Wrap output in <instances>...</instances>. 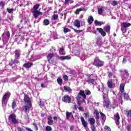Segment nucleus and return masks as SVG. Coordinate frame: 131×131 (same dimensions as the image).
<instances>
[{
  "label": "nucleus",
  "mask_w": 131,
  "mask_h": 131,
  "mask_svg": "<svg viewBox=\"0 0 131 131\" xmlns=\"http://www.w3.org/2000/svg\"><path fill=\"white\" fill-rule=\"evenodd\" d=\"M85 99H86V95L84 94V91L83 90H80L79 95L76 97L78 105L80 106L81 103L84 102Z\"/></svg>",
  "instance_id": "nucleus-1"
},
{
  "label": "nucleus",
  "mask_w": 131,
  "mask_h": 131,
  "mask_svg": "<svg viewBox=\"0 0 131 131\" xmlns=\"http://www.w3.org/2000/svg\"><path fill=\"white\" fill-rule=\"evenodd\" d=\"M10 97H11V93L9 92L6 93L3 97L2 101L3 108H5L7 106V103L9 99H10Z\"/></svg>",
  "instance_id": "nucleus-2"
},
{
  "label": "nucleus",
  "mask_w": 131,
  "mask_h": 131,
  "mask_svg": "<svg viewBox=\"0 0 131 131\" xmlns=\"http://www.w3.org/2000/svg\"><path fill=\"white\" fill-rule=\"evenodd\" d=\"M121 30L123 33H125L127 31V28L131 26V24L129 23L124 21L121 23Z\"/></svg>",
  "instance_id": "nucleus-3"
},
{
  "label": "nucleus",
  "mask_w": 131,
  "mask_h": 131,
  "mask_svg": "<svg viewBox=\"0 0 131 131\" xmlns=\"http://www.w3.org/2000/svg\"><path fill=\"white\" fill-rule=\"evenodd\" d=\"M97 77L96 75L92 74L91 75L88 79V82L90 84H92V85H97L96 83V80H97Z\"/></svg>",
  "instance_id": "nucleus-4"
},
{
  "label": "nucleus",
  "mask_w": 131,
  "mask_h": 131,
  "mask_svg": "<svg viewBox=\"0 0 131 131\" xmlns=\"http://www.w3.org/2000/svg\"><path fill=\"white\" fill-rule=\"evenodd\" d=\"M94 65L97 67H102L104 65V62L100 60L98 57H96L94 60Z\"/></svg>",
  "instance_id": "nucleus-5"
},
{
  "label": "nucleus",
  "mask_w": 131,
  "mask_h": 131,
  "mask_svg": "<svg viewBox=\"0 0 131 131\" xmlns=\"http://www.w3.org/2000/svg\"><path fill=\"white\" fill-rule=\"evenodd\" d=\"M103 106L104 107H106L107 108H109V105H110V101H109V98L108 97L103 96Z\"/></svg>",
  "instance_id": "nucleus-6"
},
{
  "label": "nucleus",
  "mask_w": 131,
  "mask_h": 131,
  "mask_svg": "<svg viewBox=\"0 0 131 131\" xmlns=\"http://www.w3.org/2000/svg\"><path fill=\"white\" fill-rule=\"evenodd\" d=\"M120 72L121 73H123L122 75V78L123 80H124V79H127V78L128 77V72L126 70H120Z\"/></svg>",
  "instance_id": "nucleus-7"
},
{
  "label": "nucleus",
  "mask_w": 131,
  "mask_h": 131,
  "mask_svg": "<svg viewBox=\"0 0 131 131\" xmlns=\"http://www.w3.org/2000/svg\"><path fill=\"white\" fill-rule=\"evenodd\" d=\"M31 13H32L33 16L35 19H37L39 16L42 15V12L39 11H32Z\"/></svg>",
  "instance_id": "nucleus-8"
},
{
  "label": "nucleus",
  "mask_w": 131,
  "mask_h": 131,
  "mask_svg": "<svg viewBox=\"0 0 131 131\" xmlns=\"http://www.w3.org/2000/svg\"><path fill=\"white\" fill-rule=\"evenodd\" d=\"M9 121H11L12 123H18V120L16 119V116L14 114H11L9 118Z\"/></svg>",
  "instance_id": "nucleus-9"
},
{
  "label": "nucleus",
  "mask_w": 131,
  "mask_h": 131,
  "mask_svg": "<svg viewBox=\"0 0 131 131\" xmlns=\"http://www.w3.org/2000/svg\"><path fill=\"white\" fill-rule=\"evenodd\" d=\"M62 100L63 102H65L66 103H71L72 99L69 95H66L63 96Z\"/></svg>",
  "instance_id": "nucleus-10"
},
{
  "label": "nucleus",
  "mask_w": 131,
  "mask_h": 131,
  "mask_svg": "<svg viewBox=\"0 0 131 131\" xmlns=\"http://www.w3.org/2000/svg\"><path fill=\"white\" fill-rule=\"evenodd\" d=\"M114 119L115 120V123L117 125H119V119H120V117L119 116V114L118 113L114 115Z\"/></svg>",
  "instance_id": "nucleus-11"
},
{
  "label": "nucleus",
  "mask_w": 131,
  "mask_h": 131,
  "mask_svg": "<svg viewBox=\"0 0 131 131\" xmlns=\"http://www.w3.org/2000/svg\"><path fill=\"white\" fill-rule=\"evenodd\" d=\"M24 100L25 103L27 104V105H29V106H32L31 102H30V98H29V97H28V96L25 95Z\"/></svg>",
  "instance_id": "nucleus-12"
},
{
  "label": "nucleus",
  "mask_w": 131,
  "mask_h": 131,
  "mask_svg": "<svg viewBox=\"0 0 131 131\" xmlns=\"http://www.w3.org/2000/svg\"><path fill=\"white\" fill-rule=\"evenodd\" d=\"M31 108V105H24L23 107V110L25 112V113L26 114H28L29 113V111H30V108Z\"/></svg>",
  "instance_id": "nucleus-13"
},
{
  "label": "nucleus",
  "mask_w": 131,
  "mask_h": 131,
  "mask_svg": "<svg viewBox=\"0 0 131 131\" xmlns=\"http://www.w3.org/2000/svg\"><path fill=\"white\" fill-rule=\"evenodd\" d=\"M24 36H18L17 37H16L15 38V40L16 41H18V40H19L18 42H17V43L19 44V43H22V42H23V41L24 40Z\"/></svg>",
  "instance_id": "nucleus-14"
},
{
  "label": "nucleus",
  "mask_w": 131,
  "mask_h": 131,
  "mask_svg": "<svg viewBox=\"0 0 131 131\" xmlns=\"http://www.w3.org/2000/svg\"><path fill=\"white\" fill-rule=\"evenodd\" d=\"M80 118L83 126H84V128H88V122H86L85 120H84V117H81Z\"/></svg>",
  "instance_id": "nucleus-15"
},
{
  "label": "nucleus",
  "mask_w": 131,
  "mask_h": 131,
  "mask_svg": "<svg viewBox=\"0 0 131 131\" xmlns=\"http://www.w3.org/2000/svg\"><path fill=\"white\" fill-rule=\"evenodd\" d=\"M14 57L16 59L20 58V56H21V51H20V50H16L14 52Z\"/></svg>",
  "instance_id": "nucleus-16"
},
{
  "label": "nucleus",
  "mask_w": 131,
  "mask_h": 131,
  "mask_svg": "<svg viewBox=\"0 0 131 131\" xmlns=\"http://www.w3.org/2000/svg\"><path fill=\"white\" fill-rule=\"evenodd\" d=\"M88 121L91 126H95V124L96 123V120L94 118H90L89 119Z\"/></svg>",
  "instance_id": "nucleus-17"
},
{
  "label": "nucleus",
  "mask_w": 131,
  "mask_h": 131,
  "mask_svg": "<svg viewBox=\"0 0 131 131\" xmlns=\"http://www.w3.org/2000/svg\"><path fill=\"white\" fill-rule=\"evenodd\" d=\"M96 88L98 89V91H99V92H102V93L104 94V85L103 83H101L99 85L96 84Z\"/></svg>",
  "instance_id": "nucleus-18"
},
{
  "label": "nucleus",
  "mask_w": 131,
  "mask_h": 131,
  "mask_svg": "<svg viewBox=\"0 0 131 131\" xmlns=\"http://www.w3.org/2000/svg\"><path fill=\"white\" fill-rule=\"evenodd\" d=\"M96 30H97V31H98V32H99V33H100L102 36H106V32L104 31L103 29L97 28Z\"/></svg>",
  "instance_id": "nucleus-19"
},
{
  "label": "nucleus",
  "mask_w": 131,
  "mask_h": 131,
  "mask_svg": "<svg viewBox=\"0 0 131 131\" xmlns=\"http://www.w3.org/2000/svg\"><path fill=\"white\" fill-rule=\"evenodd\" d=\"M107 86L109 89H113V88H115V84H113L112 80H108L107 81Z\"/></svg>",
  "instance_id": "nucleus-20"
},
{
  "label": "nucleus",
  "mask_w": 131,
  "mask_h": 131,
  "mask_svg": "<svg viewBox=\"0 0 131 131\" xmlns=\"http://www.w3.org/2000/svg\"><path fill=\"white\" fill-rule=\"evenodd\" d=\"M32 66H33V63L28 62L27 63L24 64L23 67L28 69V68H30Z\"/></svg>",
  "instance_id": "nucleus-21"
},
{
  "label": "nucleus",
  "mask_w": 131,
  "mask_h": 131,
  "mask_svg": "<svg viewBox=\"0 0 131 131\" xmlns=\"http://www.w3.org/2000/svg\"><path fill=\"white\" fill-rule=\"evenodd\" d=\"M74 26L77 28H79L80 27V21L78 19H75L74 21Z\"/></svg>",
  "instance_id": "nucleus-22"
},
{
  "label": "nucleus",
  "mask_w": 131,
  "mask_h": 131,
  "mask_svg": "<svg viewBox=\"0 0 131 131\" xmlns=\"http://www.w3.org/2000/svg\"><path fill=\"white\" fill-rule=\"evenodd\" d=\"M66 116L68 120H69L70 117H71L73 120H74V117H73V115H72V113H69L67 112L66 113Z\"/></svg>",
  "instance_id": "nucleus-23"
},
{
  "label": "nucleus",
  "mask_w": 131,
  "mask_h": 131,
  "mask_svg": "<svg viewBox=\"0 0 131 131\" xmlns=\"http://www.w3.org/2000/svg\"><path fill=\"white\" fill-rule=\"evenodd\" d=\"M53 58H54V53H49L48 55V56H47V58L49 63H50V62L51 61V60H52Z\"/></svg>",
  "instance_id": "nucleus-24"
},
{
  "label": "nucleus",
  "mask_w": 131,
  "mask_h": 131,
  "mask_svg": "<svg viewBox=\"0 0 131 131\" xmlns=\"http://www.w3.org/2000/svg\"><path fill=\"white\" fill-rule=\"evenodd\" d=\"M47 119H48V123L49 125H52V124L54 123L53 118L51 116L48 117Z\"/></svg>",
  "instance_id": "nucleus-25"
},
{
  "label": "nucleus",
  "mask_w": 131,
  "mask_h": 131,
  "mask_svg": "<svg viewBox=\"0 0 131 131\" xmlns=\"http://www.w3.org/2000/svg\"><path fill=\"white\" fill-rule=\"evenodd\" d=\"M59 55H64L66 54L65 49L63 47H61L59 50Z\"/></svg>",
  "instance_id": "nucleus-26"
},
{
  "label": "nucleus",
  "mask_w": 131,
  "mask_h": 131,
  "mask_svg": "<svg viewBox=\"0 0 131 131\" xmlns=\"http://www.w3.org/2000/svg\"><path fill=\"white\" fill-rule=\"evenodd\" d=\"M63 89L65 90L66 92H68L69 94H71V93H72V90L68 86H64Z\"/></svg>",
  "instance_id": "nucleus-27"
},
{
  "label": "nucleus",
  "mask_w": 131,
  "mask_h": 131,
  "mask_svg": "<svg viewBox=\"0 0 131 131\" xmlns=\"http://www.w3.org/2000/svg\"><path fill=\"white\" fill-rule=\"evenodd\" d=\"M59 59L62 60H70L71 59V57L70 56H60Z\"/></svg>",
  "instance_id": "nucleus-28"
},
{
  "label": "nucleus",
  "mask_w": 131,
  "mask_h": 131,
  "mask_svg": "<svg viewBox=\"0 0 131 131\" xmlns=\"http://www.w3.org/2000/svg\"><path fill=\"white\" fill-rule=\"evenodd\" d=\"M94 23L96 26H101V25H103V24H104V23L99 21L97 20H95Z\"/></svg>",
  "instance_id": "nucleus-29"
},
{
  "label": "nucleus",
  "mask_w": 131,
  "mask_h": 131,
  "mask_svg": "<svg viewBox=\"0 0 131 131\" xmlns=\"http://www.w3.org/2000/svg\"><path fill=\"white\" fill-rule=\"evenodd\" d=\"M40 6V5H39V4H36L33 7V9H32V11H38L37 10H38Z\"/></svg>",
  "instance_id": "nucleus-30"
},
{
  "label": "nucleus",
  "mask_w": 131,
  "mask_h": 131,
  "mask_svg": "<svg viewBox=\"0 0 131 131\" xmlns=\"http://www.w3.org/2000/svg\"><path fill=\"white\" fill-rule=\"evenodd\" d=\"M88 23L89 24H92V23H93V22H94V18L92 16H90L89 17V18L88 19Z\"/></svg>",
  "instance_id": "nucleus-31"
},
{
  "label": "nucleus",
  "mask_w": 131,
  "mask_h": 131,
  "mask_svg": "<svg viewBox=\"0 0 131 131\" xmlns=\"http://www.w3.org/2000/svg\"><path fill=\"white\" fill-rule=\"evenodd\" d=\"M125 84L124 83L121 84L120 86V91L121 93H123V91H124V86Z\"/></svg>",
  "instance_id": "nucleus-32"
},
{
  "label": "nucleus",
  "mask_w": 131,
  "mask_h": 131,
  "mask_svg": "<svg viewBox=\"0 0 131 131\" xmlns=\"http://www.w3.org/2000/svg\"><path fill=\"white\" fill-rule=\"evenodd\" d=\"M50 24V20L48 19H44L43 25L47 26Z\"/></svg>",
  "instance_id": "nucleus-33"
},
{
  "label": "nucleus",
  "mask_w": 131,
  "mask_h": 131,
  "mask_svg": "<svg viewBox=\"0 0 131 131\" xmlns=\"http://www.w3.org/2000/svg\"><path fill=\"white\" fill-rule=\"evenodd\" d=\"M104 30L105 32H110L111 27L110 26H107L104 28Z\"/></svg>",
  "instance_id": "nucleus-34"
},
{
  "label": "nucleus",
  "mask_w": 131,
  "mask_h": 131,
  "mask_svg": "<svg viewBox=\"0 0 131 131\" xmlns=\"http://www.w3.org/2000/svg\"><path fill=\"white\" fill-rule=\"evenodd\" d=\"M81 11H84L83 9L82 8L78 9L75 12V14H76V15H78V14H79V12H81Z\"/></svg>",
  "instance_id": "nucleus-35"
},
{
  "label": "nucleus",
  "mask_w": 131,
  "mask_h": 131,
  "mask_svg": "<svg viewBox=\"0 0 131 131\" xmlns=\"http://www.w3.org/2000/svg\"><path fill=\"white\" fill-rule=\"evenodd\" d=\"M104 12V9H103V8H100L98 9V14H103V13Z\"/></svg>",
  "instance_id": "nucleus-36"
},
{
  "label": "nucleus",
  "mask_w": 131,
  "mask_h": 131,
  "mask_svg": "<svg viewBox=\"0 0 131 131\" xmlns=\"http://www.w3.org/2000/svg\"><path fill=\"white\" fill-rule=\"evenodd\" d=\"M58 18H59V16L58 15V14H54L52 16L53 20H58Z\"/></svg>",
  "instance_id": "nucleus-37"
},
{
  "label": "nucleus",
  "mask_w": 131,
  "mask_h": 131,
  "mask_svg": "<svg viewBox=\"0 0 131 131\" xmlns=\"http://www.w3.org/2000/svg\"><path fill=\"white\" fill-rule=\"evenodd\" d=\"M71 30L69 28H67L65 27H63V32L64 33H67V32H70Z\"/></svg>",
  "instance_id": "nucleus-38"
},
{
  "label": "nucleus",
  "mask_w": 131,
  "mask_h": 131,
  "mask_svg": "<svg viewBox=\"0 0 131 131\" xmlns=\"http://www.w3.org/2000/svg\"><path fill=\"white\" fill-rule=\"evenodd\" d=\"M51 36H52L54 38V39H57V32H54Z\"/></svg>",
  "instance_id": "nucleus-39"
},
{
  "label": "nucleus",
  "mask_w": 131,
  "mask_h": 131,
  "mask_svg": "<svg viewBox=\"0 0 131 131\" xmlns=\"http://www.w3.org/2000/svg\"><path fill=\"white\" fill-rule=\"evenodd\" d=\"M57 81L58 83V84H62V82H63V80H62V78H58L57 80Z\"/></svg>",
  "instance_id": "nucleus-40"
},
{
  "label": "nucleus",
  "mask_w": 131,
  "mask_h": 131,
  "mask_svg": "<svg viewBox=\"0 0 131 131\" xmlns=\"http://www.w3.org/2000/svg\"><path fill=\"white\" fill-rule=\"evenodd\" d=\"M84 93L85 94L86 96H90V95H91V91L90 90H85Z\"/></svg>",
  "instance_id": "nucleus-41"
},
{
  "label": "nucleus",
  "mask_w": 131,
  "mask_h": 131,
  "mask_svg": "<svg viewBox=\"0 0 131 131\" xmlns=\"http://www.w3.org/2000/svg\"><path fill=\"white\" fill-rule=\"evenodd\" d=\"M52 130H53L52 127H51L50 126H46V131H52Z\"/></svg>",
  "instance_id": "nucleus-42"
},
{
  "label": "nucleus",
  "mask_w": 131,
  "mask_h": 131,
  "mask_svg": "<svg viewBox=\"0 0 131 131\" xmlns=\"http://www.w3.org/2000/svg\"><path fill=\"white\" fill-rule=\"evenodd\" d=\"M100 115L101 118H102L103 120H105V119H106V116L104 114H103L102 113H100Z\"/></svg>",
  "instance_id": "nucleus-43"
},
{
  "label": "nucleus",
  "mask_w": 131,
  "mask_h": 131,
  "mask_svg": "<svg viewBox=\"0 0 131 131\" xmlns=\"http://www.w3.org/2000/svg\"><path fill=\"white\" fill-rule=\"evenodd\" d=\"M126 128L128 131L131 130V124L127 125V126H126Z\"/></svg>",
  "instance_id": "nucleus-44"
},
{
  "label": "nucleus",
  "mask_w": 131,
  "mask_h": 131,
  "mask_svg": "<svg viewBox=\"0 0 131 131\" xmlns=\"http://www.w3.org/2000/svg\"><path fill=\"white\" fill-rule=\"evenodd\" d=\"M124 99H125L126 100H128V99H129V97L128 96V95L126 94V93H124Z\"/></svg>",
  "instance_id": "nucleus-45"
},
{
  "label": "nucleus",
  "mask_w": 131,
  "mask_h": 131,
  "mask_svg": "<svg viewBox=\"0 0 131 131\" xmlns=\"http://www.w3.org/2000/svg\"><path fill=\"white\" fill-rule=\"evenodd\" d=\"M72 29L74 30L75 32H76V33H80V32H82V30H77L74 28H72Z\"/></svg>",
  "instance_id": "nucleus-46"
},
{
  "label": "nucleus",
  "mask_w": 131,
  "mask_h": 131,
  "mask_svg": "<svg viewBox=\"0 0 131 131\" xmlns=\"http://www.w3.org/2000/svg\"><path fill=\"white\" fill-rule=\"evenodd\" d=\"M15 63H16V60H12L11 62L9 63V65H10V66H13V64H15Z\"/></svg>",
  "instance_id": "nucleus-47"
},
{
  "label": "nucleus",
  "mask_w": 131,
  "mask_h": 131,
  "mask_svg": "<svg viewBox=\"0 0 131 131\" xmlns=\"http://www.w3.org/2000/svg\"><path fill=\"white\" fill-rule=\"evenodd\" d=\"M7 11L8 12V13H13L14 12V9L12 8V9H7Z\"/></svg>",
  "instance_id": "nucleus-48"
},
{
  "label": "nucleus",
  "mask_w": 131,
  "mask_h": 131,
  "mask_svg": "<svg viewBox=\"0 0 131 131\" xmlns=\"http://www.w3.org/2000/svg\"><path fill=\"white\" fill-rule=\"evenodd\" d=\"M19 2H21V4L19 5V7H22L23 6V2H24V0H18L17 1V4H19Z\"/></svg>",
  "instance_id": "nucleus-49"
},
{
  "label": "nucleus",
  "mask_w": 131,
  "mask_h": 131,
  "mask_svg": "<svg viewBox=\"0 0 131 131\" xmlns=\"http://www.w3.org/2000/svg\"><path fill=\"white\" fill-rule=\"evenodd\" d=\"M111 5H112V6H117L118 5V3H117V2L114 1L111 3Z\"/></svg>",
  "instance_id": "nucleus-50"
},
{
  "label": "nucleus",
  "mask_w": 131,
  "mask_h": 131,
  "mask_svg": "<svg viewBox=\"0 0 131 131\" xmlns=\"http://www.w3.org/2000/svg\"><path fill=\"white\" fill-rule=\"evenodd\" d=\"M33 125H34V126H35L36 130H38V127H37V124H36V123H33Z\"/></svg>",
  "instance_id": "nucleus-51"
},
{
  "label": "nucleus",
  "mask_w": 131,
  "mask_h": 131,
  "mask_svg": "<svg viewBox=\"0 0 131 131\" xmlns=\"http://www.w3.org/2000/svg\"><path fill=\"white\" fill-rule=\"evenodd\" d=\"M105 131H111V129H110V127L107 126H105Z\"/></svg>",
  "instance_id": "nucleus-52"
},
{
  "label": "nucleus",
  "mask_w": 131,
  "mask_h": 131,
  "mask_svg": "<svg viewBox=\"0 0 131 131\" xmlns=\"http://www.w3.org/2000/svg\"><path fill=\"white\" fill-rule=\"evenodd\" d=\"M91 128L92 131H97V129H96V126H91Z\"/></svg>",
  "instance_id": "nucleus-53"
},
{
  "label": "nucleus",
  "mask_w": 131,
  "mask_h": 131,
  "mask_svg": "<svg viewBox=\"0 0 131 131\" xmlns=\"http://www.w3.org/2000/svg\"><path fill=\"white\" fill-rule=\"evenodd\" d=\"M40 103H39V105L40 106H45V102H43V101H41V99H40Z\"/></svg>",
  "instance_id": "nucleus-54"
},
{
  "label": "nucleus",
  "mask_w": 131,
  "mask_h": 131,
  "mask_svg": "<svg viewBox=\"0 0 131 131\" xmlns=\"http://www.w3.org/2000/svg\"><path fill=\"white\" fill-rule=\"evenodd\" d=\"M63 79H64V80H65V81H67V80H68V76L64 75L63 76Z\"/></svg>",
  "instance_id": "nucleus-55"
},
{
  "label": "nucleus",
  "mask_w": 131,
  "mask_h": 131,
  "mask_svg": "<svg viewBox=\"0 0 131 131\" xmlns=\"http://www.w3.org/2000/svg\"><path fill=\"white\" fill-rule=\"evenodd\" d=\"M6 3L4 2H0V7H5Z\"/></svg>",
  "instance_id": "nucleus-56"
},
{
  "label": "nucleus",
  "mask_w": 131,
  "mask_h": 131,
  "mask_svg": "<svg viewBox=\"0 0 131 131\" xmlns=\"http://www.w3.org/2000/svg\"><path fill=\"white\" fill-rule=\"evenodd\" d=\"M15 107H16V102L13 101L12 104V107L13 108V109H14V108H15Z\"/></svg>",
  "instance_id": "nucleus-57"
},
{
  "label": "nucleus",
  "mask_w": 131,
  "mask_h": 131,
  "mask_svg": "<svg viewBox=\"0 0 131 131\" xmlns=\"http://www.w3.org/2000/svg\"><path fill=\"white\" fill-rule=\"evenodd\" d=\"M17 130H18V131H25V129H24V128H22V127H18L17 128Z\"/></svg>",
  "instance_id": "nucleus-58"
},
{
  "label": "nucleus",
  "mask_w": 131,
  "mask_h": 131,
  "mask_svg": "<svg viewBox=\"0 0 131 131\" xmlns=\"http://www.w3.org/2000/svg\"><path fill=\"white\" fill-rule=\"evenodd\" d=\"M69 2H70V0H65L64 5H69Z\"/></svg>",
  "instance_id": "nucleus-59"
},
{
  "label": "nucleus",
  "mask_w": 131,
  "mask_h": 131,
  "mask_svg": "<svg viewBox=\"0 0 131 131\" xmlns=\"http://www.w3.org/2000/svg\"><path fill=\"white\" fill-rule=\"evenodd\" d=\"M95 115L97 119H100V115L99 114H97V115Z\"/></svg>",
  "instance_id": "nucleus-60"
},
{
  "label": "nucleus",
  "mask_w": 131,
  "mask_h": 131,
  "mask_svg": "<svg viewBox=\"0 0 131 131\" xmlns=\"http://www.w3.org/2000/svg\"><path fill=\"white\" fill-rule=\"evenodd\" d=\"M41 88H47V85H46L45 84L42 83L41 84Z\"/></svg>",
  "instance_id": "nucleus-61"
},
{
  "label": "nucleus",
  "mask_w": 131,
  "mask_h": 131,
  "mask_svg": "<svg viewBox=\"0 0 131 131\" xmlns=\"http://www.w3.org/2000/svg\"><path fill=\"white\" fill-rule=\"evenodd\" d=\"M127 116H131V110H130L129 112H127Z\"/></svg>",
  "instance_id": "nucleus-62"
},
{
  "label": "nucleus",
  "mask_w": 131,
  "mask_h": 131,
  "mask_svg": "<svg viewBox=\"0 0 131 131\" xmlns=\"http://www.w3.org/2000/svg\"><path fill=\"white\" fill-rule=\"evenodd\" d=\"M7 35L8 38H10V32L8 31L7 32Z\"/></svg>",
  "instance_id": "nucleus-63"
},
{
  "label": "nucleus",
  "mask_w": 131,
  "mask_h": 131,
  "mask_svg": "<svg viewBox=\"0 0 131 131\" xmlns=\"http://www.w3.org/2000/svg\"><path fill=\"white\" fill-rule=\"evenodd\" d=\"M99 114V112H98V111L95 110V111H94V114H95V115H97V114Z\"/></svg>",
  "instance_id": "nucleus-64"
}]
</instances>
